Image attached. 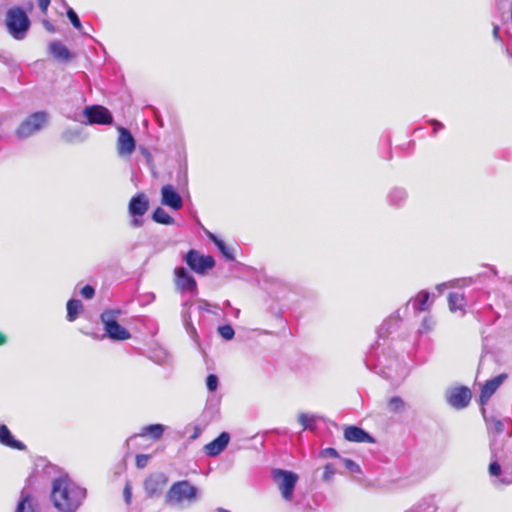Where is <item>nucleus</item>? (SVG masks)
<instances>
[{"instance_id": "39", "label": "nucleus", "mask_w": 512, "mask_h": 512, "mask_svg": "<svg viewBox=\"0 0 512 512\" xmlns=\"http://www.w3.org/2000/svg\"><path fill=\"white\" fill-rule=\"evenodd\" d=\"M80 294L85 298V299H92L95 295V289L93 286L91 285H85L81 290H80Z\"/></svg>"}, {"instance_id": "30", "label": "nucleus", "mask_w": 512, "mask_h": 512, "mask_svg": "<svg viewBox=\"0 0 512 512\" xmlns=\"http://www.w3.org/2000/svg\"><path fill=\"white\" fill-rule=\"evenodd\" d=\"M82 302L78 299H70L67 302V319L74 321L78 317L79 312L82 310Z\"/></svg>"}, {"instance_id": "41", "label": "nucleus", "mask_w": 512, "mask_h": 512, "mask_svg": "<svg viewBox=\"0 0 512 512\" xmlns=\"http://www.w3.org/2000/svg\"><path fill=\"white\" fill-rule=\"evenodd\" d=\"M488 470L491 476H499L501 474V466L498 461H492L489 464Z\"/></svg>"}, {"instance_id": "54", "label": "nucleus", "mask_w": 512, "mask_h": 512, "mask_svg": "<svg viewBox=\"0 0 512 512\" xmlns=\"http://www.w3.org/2000/svg\"><path fill=\"white\" fill-rule=\"evenodd\" d=\"M499 30H500L499 26H497V25L494 26V28H493V37H494V39L496 41H500Z\"/></svg>"}, {"instance_id": "52", "label": "nucleus", "mask_w": 512, "mask_h": 512, "mask_svg": "<svg viewBox=\"0 0 512 512\" xmlns=\"http://www.w3.org/2000/svg\"><path fill=\"white\" fill-rule=\"evenodd\" d=\"M324 453H325L326 455H329V456H332V457H338V456H339V455H338V452H337V451H336V449H334V448H326V449L324 450Z\"/></svg>"}, {"instance_id": "34", "label": "nucleus", "mask_w": 512, "mask_h": 512, "mask_svg": "<svg viewBox=\"0 0 512 512\" xmlns=\"http://www.w3.org/2000/svg\"><path fill=\"white\" fill-rule=\"evenodd\" d=\"M218 333L225 340H232L235 335V331L230 324H225L218 327Z\"/></svg>"}, {"instance_id": "45", "label": "nucleus", "mask_w": 512, "mask_h": 512, "mask_svg": "<svg viewBox=\"0 0 512 512\" xmlns=\"http://www.w3.org/2000/svg\"><path fill=\"white\" fill-rule=\"evenodd\" d=\"M38 6L43 14H47L51 0H37Z\"/></svg>"}, {"instance_id": "21", "label": "nucleus", "mask_w": 512, "mask_h": 512, "mask_svg": "<svg viewBox=\"0 0 512 512\" xmlns=\"http://www.w3.org/2000/svg\"><path fill=\"white\" fill-rule=\"evenodd\" d=\"M49 50L52 56L57 60L66 62L72 59V54L69 49L59 41L51 42Z\"/></svg>"}, {"instance_id": "46", "label": "nucleus", "mask_w": 512, "mask_h": 512, "mask_svg": "<svg viewBox=\"0 0 512 512\" xmlns=\"http://www.w3.org/2000/svg\"><path fill=\"white\" fill-rule=\"evenodd\" d=\"M494 430L497 434H501L504 431V423L499 419L493 420Z\"/></svg>"}, {"instance_id": "47", "label": "nucleus", "mask_w": 512, "mask_h": 512, "mask_svg": "<svg viewBox=\"0 0 512 512\" xmlns=\"http://www.w3.org/2000/svg\"><path fill=\"white\" fill-rule=\"evenodd\" d=\"M429 123L434 127L433 133L435 134L438 130L443 129L444 125L438 120L431 119Z\"/></svg>"}, {"instance_id": "27", "label": "nucleus", "mask_w": 512, "mask_h": 512, "mask_svg": "<svg viewBox=\"0 0 512 512\" xmlns=\"http://www.w3.org/2000/svg\"><path fill=\"white\" fill-rule=\"evenodd\" d=\"M61 139L66 143H74L76 141H83L82 129L68 128L61 133Z\"/></svg>"}, {"instance_id": "5", "label": "nucleus", "mask_w": 512, "mask_h": 512, "mask_svg": "<svg viewBox=\"0 0 512 512\" xmlns=\"http://www.w3.org/2000/svg\"><path fill=\"white\" fill-rule=\"evenodd\" d=\"M121 309H106L100 315L106 335L114 341H124L131 337L130 332L118 323Z\"/></svg>"}, {"instance_id": "38", "label": "nucleus", "mask_w": 512, "mask_h": 512, "mask_svg": "<svg viewBox=\"0 0 512 512\" xmlns=\"http://www.w3.org/2000/svg\"><path fill=\"white\" fill-rule=\"evenodd\" d=\"M150 459V455L147 454H138L136 456V466L137 468H145L148 464V461Z\"/></svg>"}, {"instance_id": "20", "label": "nucleus", "mask_w": 512, "mask_h": 512, "mask_svg": "<svg viewBox=\"0 0 512 512\" xmlns=\"http://www.w3.org/2000/svg\"><path fill=\"white\" fill-rule=\"evenodd\" d=\"M0 444L15 450H26V445L16 440L5 424H0Z\"/></svg>"}, {"instance_id": "10", "label": "nucleus", "mask_w": 512, "mask_h": 512, "mask_svg": "<svg viewBox=\"0 0 512 512\" xmlns=\"http://www.w3.org/2000/svg\"><path fill=\"white\" fill-rule=\"evenodd\" d=\"M83 114L87 119L86 124L88 125H110L113 123L111 112L101 105L86 106Z\"/></svg>"}, {"instance_id": "50", "label": "nucleus", "mask_w": 512, "mask_h": 512, "mask_svg": "<svg viewBox=\"0 0 512 512\" xmlns=\"http://www.w3.org/2000/svg\"><path fill=\"white\" fill-rule=\"evenodd\" d=\"M187 333L189 334V336L193 339V340H196V338L198 337L197 335V331H196V328L193 326H189V328L186 329Z\"/></svg>"}, {"instance_id": "17", "label": "nucleus", "mask_w": 512, "mask_h": 512, "mask_svg": "<svg viewBox=\"0 0 512 512\" xmlns=\"http://www.w3.org/2000/svg\"><path fill=\"white\" fill-rule=\"evenodd\" d=\"M344 438L355 443H374L375 439L364 429L358 426H348L344 430Z\"/></svg>"}, {"instance_id": "33", "label": "nucleus", "mask_w": 512, "mask_h": 512, "mask_svg": "<svg viewBox=\"0 0 512 512\" xmlns=\"http://www.w3.org/2000/svg\"><path fill=\"white\" fill-rule=\"evenodd\" d=\"M396 322L395 319L385 320L377 331L378 338L384 339L390 333L392 326L395 325Z\"/></svg>"}, {"instance_id": "19", "label": "nucleus", "mask_w": 512, "mask_h": 512, "mask_svg": "<svg viewBox=\"0 0 512 512\" xmlns=\"http://www.w3.org/2000/svg\"><path fill=\"white\" fill-rule=\"evenodd\" d=\"M149 208V199L144 193L133 196L128 205L130 215L143 216Z\"/></svg>"}, {"instance_id": "55", "label": "nucleus", "mask_w": 512, "mask_h": 512, "mask_svg": "<svg viewBox=\"0 0 512 512\" xmlns=\"http://www.w3.org/2000/svg\"><path fill=\"white\" fill-rule=\"evenodd\" d=\"M201 433V429L198 426H195V431L193 435L190 437L191 439H196Z\"/></svg>"}, {"instance_id": "7", "label": "nucleus", "mask_w": 512, "mask_h": 512, "mask_svg": "<svg viewBox=\"0 0 512 512\" xmlns=\"http://www.w3.org/2000/svg\"><path fill=\"white\" fill-rule=\"evenodd\" d=\"M271 477L281 491L286 501H291L298 481V475L292 471L275 468L271 471Z\"/></svg>"}, {"instance_id": "57", "label": "nucleus", "mask_w": 512, "mask_h": 512, "mask_svg": "<svg viewBox=\"0 0 512 512\" xmlns=\"http://www.w3.org/2000/svg\"><path fill=\"white\" fill-rule=\"evenodd\" d=\"M446 286V283H441L436 286V289L441 293Z\"/></svg>"}, {"instance_id": "40", "label": "nucleus", "mask_w": 512, "mask_h": 512, "mask_svg": "<svg viewBox=\"0 0 512 512\" xmlns=\"http://www.w3.org/2000/svg\"><path fill=\"white\" fill-rule=\"evenodd\" d=\"M432 326H433L432 319L430 317H425L421 323L419 332L420 333L428 332L432 329Z\"/></svg>"}, {"instance_id": "31", "label": "nucleus", "mask_w": 512, "mask_h": 512, "mask_svg": "<svg viewBox=\"0 0 512 512\" xmlns=\"http://www.w3.org/2000/svg\"><path fill=\"white\" fill-rule=\"evenodd\" d=\"M317 419V416L306 413H301L298 416V422L302 425L303 430L314 431L316 429Z\"/></svg>"}, {"instance_id": "12", "label": "nucleus", "mask_w": 512, "mask_h": 512, "mask_svg": "<svg viewBox=\"0 0 512 512\" xmlns=\"http://www.w3.org/2000/svg\"><path fill=\"white\" fill-rule=\"evenodd\" d=\"M119 136L117 139V153L121 158L130 157L136 148V141L131 132L124 127L118 129Z\"/></svg>"}, {"instance_id": "32", "label": "nucleus", "mask_w": 512, "mask_h": 512, "mask_svg": "<svg viewBox=\"0 0 512 512\" xmlns=\"http://www.w3.org/2000/svg\"><path fill=\"white\" fill-rule=\"evenodd\" d=\"M388 408L392 412H401L405 409V402L399 396H393L388 402Z\"/></svg>"}, {"instance_id": "16", "label": "nucleus", "mask_w": 512, "mask_h": 512, "mask_svg": "<svg viewBox=\"0 0 512 512\" xmlns=\"http://www.w3.org/2000/svg\"><path fill=\"white\" fill-rule=\"evenodd\" d=\"M16 512H40L37 498L30 491L23 489L16 507Z\"/></svg>"}, {"instance_id": "43", "label": "nucleus", "mask_w": 512, "mask_h": 512, "mask_svg": "<svg viewBox=\"0 0 512 512\" xmlns=\"http://www.w3.org/2000/svg\"><path fill=\"white\" fill-rule=\"evenodd\" d=\"M211 307H215V308H218L217 305H212L210 304L208 301L206 300H201L200 301V305H199V309L202 310V311H206V312H209V313H213V311L211 310Z\"/></svg>"}, {"instance_id": "2", "label": "nucleus", "mask_w": 512, "mask_h": 512, "mask_svg": "<svg viewBox=\"0 0 512 512\" xmlns=\"http://www.w3.org/2000/svg\"><path fill=\"white\" fill-rule=\"evenodd\" d=\"M199 490L188 480H181L173 483L164 496V503L167 506H179L184 501L194 502L198 498Z\"/></svg>"}, {"instance_id": "42", "label": "nucleus", "mask_w": 512, "mask_h": 512, "mask_svg": "<svg viewBox=\"0 0 512 512\" xmlns=\"http://www.w3.org/2000/svg\"><path fill=\"white\" fill-rule=\"evenodd\" d=\"M335 471H334V468L331 464H327L325 467H324V472H323V479L325 481H330L334 475Z\"/></svg>"}, {"instance_id": "25", "label": "nucleus", "mask_w": 512, "mask_h": 512, "mask_svg": "<svg viewBox=\"0 0 512 512\" xmlns=\"http://www.w3.org/2000/svg\"><path fill=\"white\" fill-rule=\"evenodd\" d=\"M209 239L216 245V247L219 249L221 254L230 261H233L235 259L233 251L228 248L225 244V242L221 239H219L216 235L210 233L208 235Z\"/></svg>"}, {"instance_id": "15", "label": "nucleus", "mask_w": 512, "mask_h": 512, "mask_svg": "<svg viewBox=\"0 0 512 512\" xmlns=\"http://www.w3.org/2000/svg\"><path fill=\"white\" fill-rule=\"evenodd\" d=\"M230 435L228 432H222L214 440L204 446V452L209 457H216L221 454L228 446Z\"/></svg>"}, {"instance_id": "61", "label": "nucleus", "mask_w": 512, "mask_h": 512, "mask_svg": "<svg viewBox=\"0 0 512 512\" xmlns=\"http://www.w3.org/2000/svg\"><path fill=\"white\" fill-rule=\"evenodd\" d=\"M60 2H62V3H63V5L67 6V3H66V1H65V0H60Z\"/></svg>"}, {"instance_id": "8", "label": "nucleus", "mask_w": 512, "mask_h": 512, "mask_svg": "<svg viewBox=\"0 0 512 512\" xmlns=\"http://www.w3.org/2000/svg\"><path fill=\"white\" fill-rule=\"evenodd\" d=\"M471 398V390L466 386L452 387L447 389L445 392L447 404L456 410L466 408L469 405Z\"/></svg>"}, {"instance_id": "1", "label": "nucleus", "mask_w": 512, "mask_h": 512, "mask_svg": "<svg viewBox=\"0 0 512 512\" xmlns=\"http://www.w3.org/2000/svg\"><path fill=\"white\" fill-rule=\"evenodd\" d=\"M86 489L77 485L67 475L52 481L50 499L59 512H76L86 498Z\"/></svg>"}, {"instance_id": "26", "label": "nucleus", "mask_w": 512, "mask_h": 512, "mask_svg": "<svg viewBox=\"0 0 512 512\" xmlns=\"http://www.w3.org/2000/svg\"><path fill=\"white\" fill-rule=\"evenodd\" d=\"M407 198V193L402 188H394L388 195L389 204L392 206H401Z\"/></svg>"}, {"instance_id": "11", "label": "nucleus", "mask_w": 512, "mask_h": 512, "mask_svg": "<svg viewBox=\"0 0 512 512\" xmlns=\"http://www.w3.org/2000/svg\"><path fill=\"white\" fill-rule=\"evenodd\" d=\"M168 483V477L162 473H154L149 475L144 481V491L148 498H159Z\"/></svg>"}, {"instance_id": "13", "label": "nucleus", "mask_w": 512, "mask_h": 512, "mask_svg": "<svg viewBox=\"0 0 512 512\" xmlns=\"http://www.w3.org/2000/svg\"><path fill=\"white\" fill-rule=\"evenodd\" d=\"M160 192L162 205L172 210H180L183 207V199L173 185H163Z\"/></svg>"}, {"instance_id": "4", "label": "nucleus", "mask_w": 512, "mask_h": 512, "mask_svg": "<svg viewBox=\"0 0 512 512\" xmlns=\"http://www.w3.org/2000/svg\"><path fill=\"white\" fill-rule=\"evenodd\" d=\"M365 364L368 369L374 371L376 374L381 375L385 379L392 380L395 378V372L399 362L397 358L389 357L386 354H375L372 348L365 358Z\"/></svg>"}, {"instance_id": "35", "label": "nucleus", "mask_w": 512, "mask_h": 512, "mask_svg": "<svg viewBox=\"0 0 512 512\" xmlns=\"http://www.w3.org/2000/svg\"><path fill=\"white\" fill-rule=\"evenodd\" d=\"M66 15L75 29L80 30L82 28V24L77 13L69 6H67Z\"/></svg>"}, {"instance_id": "56", "label": "nucleus", "mask_w": 512, "mask_h": 512, "mask_svg": "<svg viewBox=\"0 0 512 512\" xmlns=\"http://www.w3.org/2000/svg\"><path fill=\"white\" fill-rule=\"evenodd\" d=\"M7 342L6 336L0 332V346L4 345Z\"/></svg>"}, {"instance_id": "48", "label": "nucleus", "mask_w": 512, "mask_h": 512, "mask_svg": "<svg viewBox=\"0 0 512 512\" xmlns=\"http://www.w3.org/2000/svg\"><path fill=\"white\" fill-rule=\"evenodd\" d=\"M131 216H132L131 224L133 227H141L143 225L142 216H135V215H131Z\"/></svg>"}, {"instance_id": "29", "label": "nucleus", "mask_w": 512, "mask_h": 512, "mask_svg": "<svg viewBox=\"0 0 512 512\" xmlns=\"http://www.w3.org/2000/svg\"><path fill=\"white\" fill-rule=\"evenodd\" d=\"M448 305L452 312L462 310L465 305V298L462 294L451 292L448 295Z\"/></svg>"}, {"instance_id": "6", "label": "nucleus", "mask_w": 512, "mask_h": 512, "mask_svg": "<svg viewBox=\"0 0 512 512\" xmlns=\"http://www.w3.org/2000/svg\"><path fill=\"white\" fill-rule=\"evenodd\" d=\"M49 114L46 111H37L27 116L15 130L19 139H27L41 131L49 122Z\"/></svg>"}, {"instance_id": "49", "label": "nucleus", "mask_w": 512, "mask_h": 512, "mask_svg": "<svg viewBox=\"0 0 512 512\" xmlns=\"http://www.w3.org/2000/svg\"><path fill=\"white\" fill-rule=\"evenodd\" d=\"M42 24L47 31H49L51 33H55L56 29H55L54 25L51 24L48 20H43Z\"/></svg>"}, {"instance_id": "51", "label": "nucleus", "mask_w": 512, "mask_h": 512, "mask_svg": "<svg viewBox=\"0 0 512 512\" xmlns=\"http://www.w3.org/2000/svg\"><path fill=\"white\" fill-rule=\"evenodd\" d=\"M183 321H184V326H185V329L189 328V326H193L192 322H191V317H190V314L189 313H185L183 315Z\"/></svg>"}, {"instance_id": "18", "label": "nucleus", "mask_w": 512, "mask_h": 512, "mask_svg": "<svg viewBox=\"0 0 512 512\" xmlns=\"http://www.w3.org/2000/svg\"><path fill=\"white\" fill-rule=\"evenodd\" d=\"M507 378L506 374H500L490 380H487L483 385L479 397V401L481 405H484L488 402L490 397L495 393V391L499 388V386L503 383V381Z\"/></svg>"}, {"instance_id": "44", "label": "nucleus", "mask_w": 512, "mask_h": 512, "mask_svg": "<svg viewBox=\"0 0 512 512\" xmlns=\"http://www.w3.org/2000/svg\"><path fill=\"white\" fill-rule=\"evenodd\" d=\"M123 495H124V500H125L126 504H130L131 499H132V491H131V487H130L129 483H127L125 485L124 490H123Z\"/></svg>"}, {"instance_id": "53", "label": "nucleus", "mask_w": 512, "mask_h": 512, "mask_svg": "<svg viewBox=\"0 0 512 512\" xmlns=\"http://www.w3.org/2000/svg\"><path fill=\"white\" fill-rule=\"evenodd\" d=\"M142 155L147 159V161L151 160V153L147 148H140Z\"/></svg>"}, {"instance_id": "37", "label": "nucleus", "mask_w": 512, "mask_h": 512, "mask_svg": "<svg viewBox=\"0 0 512 512\" xmlns=\"http://www.w3.org/2000/svg\"><path fill=\"white\" fill-rule=\"evenodd\" d=\"M343 464L345 466V468L353 473H360L361 472V468L360 466L355 463L353 460L351 459H343Z\"/></svg>"}, {"instance_id": "24", "label": "nucleus", "mask_w": 512, "mask_h": 512, "mask_svg": "<svg viewBox=\"0 0 512 512\" xmlns=\"http://www.w3.org/2000/svg\"><path fill=\"white\" fill-rule=\"evenodd\" d=\"M152 220L162 225H173L175 220L163 208L157 207L152 213Z\"/></svg>"}, {"instance_id": "9", "label": "nucleus", "mask_w": 512, "mask_h": 512, "mask_svg": "<svg viewBox=\"0 0 512 512\" xmlns=\"http://www.w3.org/2000/svg\"><path fill=\"white\" fill-rule=\"evenodd\" d=\"M184 261L191 270L198 274H204L215 266V260L212 256L202 255L195 249L186 253Z\"/></svg>"}, {"instance_id": "14", "label": "nucleus", "mask_w": 512, "mask_h": 512, "mask_svg": "<svg viewBox=\"0 0 512 512\" xmlns=\"http://www.w3.org/2000/svg\"><path fill=\"white\" fill-rule=\"evenodd\" d=\"M175 283L176 286L182 291H194L197 284L194 277L187 271L185 267L175 268Z\"/></svg>"}, {"instance_id": "59", "label": "nucleus", "mask_w": 512, "mask_h": 512, "mask_svg": "<svg viewBox=\"0 0 512 512\" xmlns=\"http://www.w3.org/2000/svg\"><path fill=\"white\" fill-rule=\"evenodd\" d=\"M491 271H492L493 274L497 275V270H496L495 267H491Z\"/></svg>"}, {"instance_id": "36", "label": "nucleus", "mask_w": 512, "mask_h": 512, "mask_svg": "<svg viewBox=\"0 0 512 512\" xmlns=\"http://www.w3.org/2000/svg\"><path fill=\"white\" fill-rule=\"evenodd\" d=\"M218 384H219V379H218L217 375L209 374L206 377V387H207L209 392L216 391V389L218 387Z\"/></svg>"}, {"instance_id": "3", "label": "nucleus", "mask_w": 512, "mask_h": 512, "mask_svg": "<svg viewBox=\"0 0 512 512\" xmlns=\"http://www.w3.org/2000/svg\"><path fill=\"white\" fill-rule=\"evenodd\" d=\"M5 26L15 40H23L31 26V21L22 7L15 6L7 10Z\"/></svg>"}, {"instance_id": "23", "label": "nucleus", "mask_w": 512, "mask_h": 512, "mask_svg": "<svg viewBox=\"0 0 512 512\" xmlns=\"http://www.w3.org/2000/svg\"><path fill=\"white\" fill-rule=\"evenodd\" d=\"M165 431V426L162 424H150L141 429V436H149L153 440H158L162 437Z\"/></svg>"}, {"instance_id": "58", "label": "nucleus", "mask_w": 512, "mask_h": 512, "mask_svg": "<svg viewBox=\"0 0 512 512\" xmlns=\"http://www.w3.org/2000/svg\"><path fill=\"white\" fill-rule=\"evenodd\" d=\"M217 512H230V511L227 509H224V508H218Z\"/></svg>"}, {"instance_id": "22", "label": "nucleus", "mask_w": 512, "mask_h": 512, "mask_svg": "<svg viewBox=\"0 0 512 512\" xmlns=\"http://www.w3.org/2000/svg\"><path fill=\"white\" fill-rule=\"evenodd\" d=\"M219 406L220 398L215 395L209 396L206 400L204 416H208L210 420L215 419L219 413Z\"/></svg>"}, {"instance_id": "28", "label": "nucleus", "mask_w": 512, "mask_h": 512, "mask_svg": "<svg viewBox=\"0 0 512 512\" xmlns=\"http://www.w3.org/2000/svg\"><path fill=\"white\" fill-rule=\"evenodd\" d=\"M429 298L430 293L428 291L419 292L413 302L414 309L420 312L428 310L430 306Z\"/></svg>"}, {"instance_id": "62", "label": "nucleus", "mask_w": 512, "mask_h": 512, "mask_svg": "<svg viewBox=\"0 0 512 512\" xmlns=\"http://www.w3.org/2000/svg\"><path fill=\"white\" fill-rule=\"evenodd\" d=\"M507 54L512 57V52H510L509 50H507Z\"/></svg>"}, {"instance_id": "60", "label": "nucleus", "mask_w": 512, "mask_h": 512, "mask_svg": "<svg viewBox=\"0 0 512 512\" xmlns=\"http://www.w3.org/2000/svg\"><path fill=\"white\" fill-rule=\"evenodd\" d=\"M499 482L502 483V484H508V482L505 481L504 479H500Z\"/></svg>"}]
</instances>
